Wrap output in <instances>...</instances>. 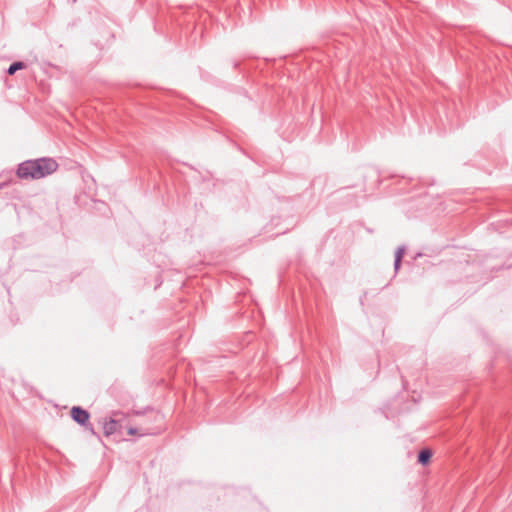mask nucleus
I'll return each mask as SVG.
<instances>
[{
	"mask_svg": "<svg viewBox=\"0 0 512 512\" xmlns=\"http://www.w3.org/2000/svg\"><path fill=\"white\" fill-rule=\"evenodd\" d=\"M432 457V451L430 449H422L418 454V462L422 465H427Z\"/></svg>",
	"mask_w": 512,
	"mask_h": 512,
	"instance_id": "obj_4",
	"label": "nucleus"
},
{
	"mask_svg": "<svg viewBox=\"0 0 512 512\" xmlns=\"http://www.w3.org/2000/svg\"><path fill=\"white\" fill-rule=\"evenodd\" d=\"M26 67V64L22 61H16V62H13L8 70H7V73L9 75H13L16 71L18 70H21V69H24Z\"/></svg>",
	"mask_w": 512,
	"mask_h": 512,
	"instance_id": "obj_6",
	"label": "nucleus"
},
{
	"mask_svg": "<svg viewBox=\"0 0 512 512\" xmlns=\"http://www.w3.org/2000/svg\"><path fill=\"white\" fill-rule=\"evenodd\" d=\"M58 169V163L49 157L26 160L18 165L17 176L20 179H41L53 174Z\"/></svg>",
	"mask_w": 512,
	"mask_h": 512,
	"instance_id": "obj_1",
	"label": "nucleus"
},
{
	"mask_svg": "<svg viewBox=\"0 0 512 512\" xmlns=\"http://www.w3.org/2000/svg\"><path fill=\"white\" fill-rule=\"evenodd\" d=\"M405 253V248L403 246L398 247L395 252V259H394V270L397 272L401 266L402 257Z\"/></svg>",
	"mask_w": 512,
	"mask_h": 512,
	"instance_id": "obj_5",
	"label": "nucleus"
},
{
	"mask_svg": "<svg viewBox=\"0 0 512 512\" xmlns=\"http://www.w3.org/2000/svg\"><path fill=\"white\" fill-rule=\"evenodd\" d=\"M71 417L76 423L89 429V431L92 434H94V435L96 434L93 427L91 425H89L90 414L87 410H85L79 406H74L71 409Z\"/></svg>",
	"mask_w": 512,
	"mask_h": 512,
	"instance_id": "obj_2",
	"label": "nucleus"
},
{
	"mask_svg": "<svg viewBox=\"0 0 512 512\" xmlns=\"http://www.w3.org/2000/svg\"><path fill=\"white\" fill-rule=\"evenodd\" d=\"M102 427L105 436H110L116 433L121 426L117 420L113 418H105L102 422Z\"/></svg>",
	"mask_w": 512,
	"mask_h": 512,
	"instance_id": "obj_3",
	"label": "nucleus"
},
{
	"mask_svg": "<svg viewBox=\"0 0 512 512\" xmlns=\"http://www.w3.org/2000/svg\"><path fill=\"white\" fill-rule=\"evenodd\" d=\"M137 433H138V430L136 428L130 427L128 429V434L129 435H136Z\"/></svg>",
	"mask_w": 512,
	"mask_h": 512,
	"instance_id": "obj_7",
	"label": "nucleus"
}]
</instances>
